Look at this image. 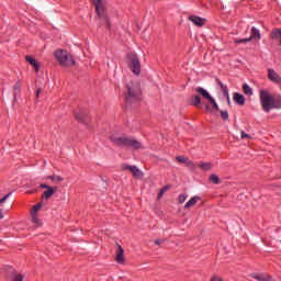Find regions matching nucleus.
Listing matches in <instances>:
<instances>
[{
	"label": "nucleus",
	"instance_id": "nucleus-1",
	"mask_svg": "<svg viewBox=\"0 0 281 281\" xmlns=\"http://www.w3.org/2000/svg\"><path fill=\"white\" fill-rule=\"evenodd\" d=\"M142 100V89L139 87V82L130 81L126 83L125 90V102L127 106H133V104H137Z\"/></svg>",
	"mask_w": 281,
	"mask_h": 281
},
{
	"label": "nucleus",
	"instance_id": "nucleus-2",
	"mask_svg": "<svg viewBox=\"0 0 281 281\" xmlns=\"http://www.w3.org/2000/svg\"><path fill=\"white\" fill-rule=\"evenodd\" d=\"M260 102L266 113H269L272 109H280L281 106L280 95L272 94L267 90L260 91Z\"/></svg>",
	"mask_w": 281,
	"mask_h": 281
},
{
	"label": "nucleus",
	"instance_id": "nucleus-3",
	"mask_svg": "<svg viewBox=\"0 0 281 281\" xmlns=\"http://www.w3.org/2000/svg\"><path fill=\"white\" fill-rule=\"evenodd\" d=\"M111 142L116 146H123L125 148H132L133 150H139L144 148V145L134 138L122 137V136H112L110 137Z\"/></svg>",
	"mask_w": 281,
	"mask_h": 281
},
{
	"label": "nucleus",
	"instance_id": "nucleus-4",
	"mask_svg": "<svg viewBox=\"0 0 281 281\" xmlns=\"http://www.w3.org/2000/svg\"><path fill=\"white\" fill-rule=\"evenodd\" d=\"M55 58L58 60L61 67H74V65H76V60H74V57H71L67 50H56Z\"/></svg>",
	"mask_w": 281,
	"mask_h": 281
},
{
	"label": "nucleus",
	"instance_id": "nucleus-5",
	"mask_svg": "<svg viewBox=\"0 0 281 281\" xmlns=\"http://www.w3.org/2000/svg\"><path fill=\"white\" fill-rule=\"evenodd\" d=\"M94 8L97 10V14L100 20L103 21V25L108 27V30L111 29V22H109V16L106 13H104V2L103 0H93Z\"/></svg>",
	"mask_w": 281,
	"mask_h": 281
},
{
	"label": "nucleus",
	"instance_id": "nucleus-6",
	"mask_svg": "<svg viewBox=\"0 0 281 281\" xmlns=\"http://www.w3.org/2000/svg\"><path fill=\"white\" fill-rule=\"evenodd\" d=\"M127 58L130 60V68L135 74V76H139L142 71V64L139 63V58L137 57V54L130 53L127 54Z\"/></svg>",
	"mask_w": 281,
	"mask_h": 281
},
{
	"label": "nucleus",
	"instance_id": "nucleus-7",
	"mask_svg": "<svg viewBox=\"0 0 281 281\" xmlns=\"http://www.w3.org/2000/svg\"><path fill=\"white\" fill-rule=\"evenodd\" d=\"M40 187L45 190L42 194V199H45V201H49V199H52V196H54V194H56L58 191V187H49L44 183H42Z\"/></svg>",
	"mask_w": 281,
	"mask_h": 281
},
{
	"label": "nucleus",
	"instance_id": "nucleus-8",
	"mask_svg": "<svg viewBox=\"0 0 281 281\" xmlns=\"http://www.w3.org/2000/svg\"><path fill=\"white\" fill-rule=\"evenodd\" d=\"M123 170H130L135 179H143L144 172L137 168V166L123 165Z\"/></svg>",
	"mask_w": 281,
	"mask_h": 281
},
{
	"label": "nucleus",
	"instance_id": "nucleus-9",
	"mask_svg": "<svg viewBox=\"0 0 281 281\" xmlns=\"http://www.w3.org/2000/svg\"><path fill=\"white\" fill-rule=\"evenodd\" d=\"M261 38L260 30L252 26L250 30V36L247 38V43H259Z\"/></svg>",
	"mask_w": 281,
	"mask_h": 281
},
{
	"label": "nucleus",
	"instance_id": "nucleus-10",
	"mask_svg": "<svg viewBox=\"0 0 281 281\" xmlns=\"http://www.w3.org/2000/svg\"><path fill=\"white\" fill-rule=\"evenodd\" d=\"M189 21H191V23H193L198 27H203L205 25V19L199 18L196 15L189 16Z\"/></svg>",
	"mask_w": 281,
	"mask_h": 281
},
{
	"label": "nucleus",
	"instance_id": "nucleus-11",
	"mask_svg": "<svg viewBox=\"0 0 281 281\" xmlns=\"http://www.w3.org/2000/svg\"><path fill=\"white\" fill-rule=\"evenodd\" d=\"M268 78H269V80H271L272 82H278V83L281 82L280 75H278V72H276V70H273V69H269V70H268Z\"/></svg>",
	"mask_w": 281,
	"mask_h": 281
},
{
	"label": "nucleus",
	"instance_id": "nucleus-12",
	"mask_svg": "<svg viewBox=\"0 0 281 281\" xmlns=\"http://www.w3.org/2000/svg\"><path fill=\"white\" fill-rule=\"evenodd\" d=\"M115 260L119 262V265H124V249L120 245L117 246Z\"/></svg>",
	"mask_w": 281,
	"mask_h": 281
},
{
	"label": "nucleus",
	"instance_id": "nucleus-13",
	"mask_svg": "<svg viewBox=\"0 0 281 281\" xmlns=\"http://www.w3.org/2000/svg\"><path fill=\"white\" fill-rule=\"evenodd\" d=\"M195 91L199 95H202V98H204V100H211L212 95L210 94V92H207V90L201 88V87H198L195 88Z\"/></svg>",
	"mask_w": 281,
	"mask_h": 281
},
{
	"label": "nucleus",
	"instance_id": "nucleus-14",
	"mask_svg": "<svg viewBox=\"0 0 281 281\" xmlns=\"http://www.w3.org/2000/svg\"><path fill=\"white\" fill-rule=\"evenodd\" d=\"M233 100L236 102V104H239L240 106H244L245 104V97L238 92H235L233 94Z\"/></svg>",
	"mask_w": 281,
	"mask_h": 281
},
{
	"label": "nucleus",
	"instance_id": "nucleus-15",
	"mask_svg": "<svg viewBox=\"0 0 281 281\" xmlns=\"http://www.w3.org/2000/svg\"><path fill=\"white\" fill-rule=\"evenodd\" d=\"M200 198L199 196H193L191 198L186 204H184V209L188 210L190 207H194V205H196V203H199Z\"/></svg>",
	"mask_w": 281,
	"mask_h": 281
},
{
	"label": "nucleus",
	"instance_id": "nucleus-16",
	"mask_svg": "<svg viewBox=\"0 0 281 281\" xmlns=\"http://www.w3.org/2000/svg\"><path fill=\"white\" fill-rule=\"evenodd\" d=\"M25 60H27L32 65V67H34L35 71H38L41 66L36 63L35 58H33L32 56H26Z\"/></svg>",
	"mask_w": 281,
	"mask_h": 281
},
{
	"label": "nucleus",
	"instance_id": "nucleus-17",
	"mask_svg": "<svg viewBox=\"0 0 281 281\" xmlns=\"http://www.w3.org/2000/svg\"><path fill=\"white\" fill-rule=\"evenodd\" d=\"M190 104L192 106H199L201 109V97L199 95H193L190 100Z\"/></svg>",
	"mask_w": 281,
	"mask_h": 281
},
{
	"label": "nucleus",
	"instance_id": "nucleus-18",
	"mask_svg": "<svg viewBox=\"0 0 281 281\" xmlns=\"http://www.w3.org/2000/svg\"><path fill=\"white\" fill-rule=\"evenodd\" d=\"M254 278L258 281H271V277H269L268 274H256L254 276Z\"/></svg>",
	"mask_w": 281,
	"mask_h": 281
},
{
	"label": "nucleus",
	"instance_id": "nucleus-19",
	"mask_svg": "<svg viewBox=\"0 0 281 281\" xmlns=\"http://www.w3.org/2000/svg\"><path fill=\"white\" fill-rule=\"evenodd\" d=\"M46 179H49L50 181H53V183H60V181H64L63 177L54 175L46 177Z\"/></svg>",
	"mask_w": 281,
	"mask_h": 281
},
{
	"label": "nucleus",
	"instance_id": "nucleus-20",
	"mask_svg": "<svg viewBox=\"0 0 281 281\" xmlns=\"http://www.w3.org/2000/svg\"><path fill=\"white\" fill-rule=\"evenodd\" d=\"M209 180L212 183H215V186H218L221 183V178H218V176H216V175H211Z\"/></svg>",
	"mask_w": 281,
	"mask_h": 281
},
{
	"label": "nucleus",
	"instance_id": "nucleus-21",
	"mask_svg": "<svg viewBox=\"0 0 281 281\" xmlns=\"http://www.w3.org/2000/svg\"><path fill=\"white\" fill-rule=\"evenodd\" d=\"M218 86L221 87L224 95H229V90H227V86L223 85L221 80H217Z\"/></svg>",
	"mask_w": 281,
	"mask_h": 281
},
{
	"label": "nucleus",
	"instance_id": "nucleus-22",
	"mask_svg": "<svg viewBox=\"0 0 281 281\" xmlns=\"http://www.w3.org/2000/svg\"><path fill=\"white\" fill-rule=\"evenodd\" d=\"M199 168H201L202 170H205V171L212 170V164H210V162H202V164L199 165Z\"/></svg>",
	"mask_w": 281,
	"mask_h": 281
},
{
	"label": "nucleus",
	"instance_id": "nucleus-23",
	"mask_svg": "<svg viewBox=\"0 0 281 281\" xmlns=\"http://www.w3.org/2000/svg\"><path fill=\"white\" fill-rule=\"evenodd\" d=\"M76 120H78V122H82L83 124H87V120L85 119V113L81 112L80 114H75Z\"/></svg>",
	"mask_w": 281,
	"mask_h": 281
},
{
	"label": "nucleus",
	"instance_id": "nucleus-24",
	"mask_svg": "<svg viewBox=\"0 0 281 281\" xmlns=\"http://www.w3.org/2000/svg\"><path fill=\"white\" fill-rule=\"evenodd\" d=\"M24 278L25 277L23 274H21V273H13L11 281H23Z\"/></svg>",
	"mask_w": 281,
	"mask_h": 281
},
{
	"label": "nucleus",
	"instance_id": "nucleus-25",
	"mask_svg": "<svg viewBox=\"0 0 281 281\" xmlns=\"http://www.w3.org/2000/svg\"><path fill=\"white\" fill-rule=\"evenodd\" d=\"M170 190V186H165L158 193V199H161V196H164V194H166V192Z\"/></svg>",
	"mask_w": 281,
	"mask_h": 281
},
{
	"label": "nucleus",
	"instance_id": "nucleus-26",
	"mask_svg": "<svg viewBox=\"0 0 281 281\" xmlns=\"http://www.w3.org/2000/svg\"><path fill=\"white\" fill-rule=\"evenodd\" d=\"M41 207H43V204H42V203L35 204V205L32 207L31 214H36V212H38V210H41Z\"/></svg>",
	"mask_w": 281,
	"mask_h": 281
},
{
	"label": "nucleus",
	"instance_id": "nucleus-27",
	"mask_svg": "<svg viewBox=\"0 0 281 281\" xmlns=\"http://www.w3.org/2000/svg\"><path fill=\"white\" fill-rule=\"evenodd\" d=\"M209 102L212 104L215 111H218V103H216V100H214V98H211Z\"/></svg>",
	"mask_w": 281,
	"mask_h": 281
},
{
	"label": "nucleus",
	"instance_id": "nucleus-28",
	"mask_svg": "<svg viewBox=\"0 0 281 281\" xmlns=\"http://www.w3.org/2000/svg\"><path fill=\"white\" fill-rule=\"evenodd\" d=\"M222 120H229V113L227 111H220Z\"/></svg>",
	"mask_w": 281,
	"mask_h": 281
},
{
	"label": "nucleus",
	"instance_id": "nucleus-29",
	"mask_svg": "<svg viewBox=\"0 0 281 281\" xmlns=\"http://www.w3.org/2000/svg\"><path fill=\"white\" fill-rule=\"evenodd\" d=\"M176 159H177V161L179 164H186L188 157H186V156H177Z\"/></svg>",
	"mask_w": 281,
	"mask_h": 281
},
{
	"label": "nucleus",
	"instance_id": "nucleus-30",
	"mask_svg": "<svg viewBox=\"0 0 281 281\" xmlns=\"http://www.w3.org/2000/svg\"><path fill=\"white\" fill-rule=\"evenodd\" d=\"M184 165H186L188 168H191V170L194 169V162H192V160H189L188 158H187Z\"/></svg>",
	"mask_w": 281,
	"mask_h": 281
},
{
	"label": "nucleus",
	"instance_id": "nucleus-31",
	"mask_svg": "<svg viewBox=\"0 0 281 281\" xmlns=\"http://www.w3.org/2000/svg\"><path fill=\"white\" fill-rule=\"evenodd\" d=\"M186 199H188V195L186 194H180L178 198L179 203H186Z\"/></svg>",
	"mask_w": 281,
	"mask_h": 281
},
{
	"label": "nucleus",
	"instance_id": "nucleus-32",
	"mask_svg": "<svg viewBox=\"0 0 281 281\" xmlns=\"http://www.w3.org/2000/svg\"><path fill=\"white\" fill-rule=\"evenodd\" d=\"M31 216H32L33 223H35V225H37V223H38V216H37L36 214H31Z\"/></svg>",
	"mask_w": 281,
	"mask_h": 281
},
{
	"label": "nucleus",
	"instance_id": "nucleus-33",
	"mask_svg": "<svg viewBox=\"0 0 281 281\" xmlns=\"http://www.w3.org/2000/svg\"><path fill=\"white\" fill-rule=\"evenodd\" d=\"M8 199H10V193L4 195L2 199H0V205L4 202L8 201Z\"/></svg>",
	"mask_w": 281,
	"mask_h": 281
},
{
	"label": "nucleus",
	"instance_id": "nucleus-34",
	"mask_svg": "<svg viewBox=\"0 0 281 281\" xmlns=\"http://www.w3.org/2000/svg\"><path fill=\"white\" fill-rule=\"evenodd\" d=\"M247 95H254V91L251 88H249V86L247 87Z\"/></svg>",
	"mask_w": 281,
	"mask_h": 281
},
{
	"label": "nucleus",
	"instance_id": "nucleus-35",
	"mask_svg": "<svg viewBox=\"0 0 281 281\" xmlns=\"http://www.w3.org/2000/svg\"><path fill=\"white\" fill-rule=\"evenodd\" d=\"M21 90V86H19V83L14 85V91H20Z\"/></svg>",
	"mask_w": 281,
	"mask_h": 281
},
{
	"label": "nucleus",
	"instance_id": "nucleus-36",
	"mask_svg": "<svg viewBox=\"0 0 281 281\" xmlns=\"http://www.w3.org/2000/svg\"><path fill=\"white\" fill-rule=\"evenodd\" d=\"M211 281H223V279H221V278H218V277H213V278L211 279Z\"/></svg>",
	"mask_w": 281,
	"mask_h": 281
},
{
	"label": "nucleus",
	"instance_id": "nucleus-37",
	"mask_svg": "<svg viewBox=\"0 0 281 281\" xmlns=\"http://www.w3.org/2000/svg\"><path fill=\"white\" fill-rule=\"evenodd\" d=\"M161 243H164V240H161V239H156L155 240V245H161Z\"/></svg>",
	"mask_w": 281,
	"mask_h": 281
},
{
	"label": "nucleus",
	"instance_id": "nucleus-38",
	"mask_svg": "<svg viewBox=\"0 0 281 281\" xmlns=\"http://www.w3.org/2000/svg\"><path fill=\"white\" fill-rule=\"evenodd\" d=\"M243 90H244V93H247V83H244Z\"/></svg>",
	"mask_w": 281,
	"mask_h": 281
},
{
	"label": "nucleus",
	"instance_id": "nucleus-39",
	"mask_svg": "<svg viewBox=\"0 0 281 281\" xmlns=\"http://www.w3.org/2000/svg\"><path fill=\"white\" fill-rule=\"evenodd\" d=\"M236 43H247V38L236 41Z\"/></svg>",
	"mask_w": 281,
	"mask_h": 281
},
{
	"label": "nucleus",
	"instance_id": "nucleus-40",
	"mask_svg": "<svg viewBox=\"0 0 281 281\" xmlns=\"http://www.w3.org/2000/svg\"><path fill=\"white\" fill-rule=\"evenodd\" d=\"M205 109H206V111H212V108L210 106V104H206Z\"/></svg>",
	"mask_w": 281,
	"mask_h": 281
},
{
	"label": "nucleus",
	"instance_id": "nucleus-41",
	"mask_svg": "<svg viewBox=\"0 0 281 281\" xmlns=\"http://www.w3.org/2000/svg\"><path fill=\"white\" fill-rule=\"evenodd\" d=\"M247 137V134L245 132H241V138L245 139Z\"/></svg>",
	"mask_w": 281,
	"mask_h": 281
},
{
	"label": "nucleus",
	"instance_id": "nucleus-42",
	"mask_svg": "<svg viewBox=\"0 0 281 281\" xmlns=\"http://www.w3.org/2000/svg\"><path fill=\"white\" fill-rule=\"evenodd\" d=\"M38 95H41V89H37L36 91V98H38Z\"/></svg>",
	"mask_w": 281,
	"mask_h": 281
},
{
	"label": "nucleus",
	"instance_id": "nucleus-43",
	"mask_svg": "<svg viewBox=\"0 0 281 281\" xmlns=\"http://www.w3.org/2000/svg\"><path fill=\"white\" fill-rule=\"evenodd\" d=\"M226 98H227V103H228V104H232V101L229 100V94L226 95Z\"/></svg>",
	"mask_w": 281,
	"mask_h": 281
},
{
	"label": "nucleus",
	"instance_id": "nucleus-44",
	"mask_svg": "<svg viewBox=\"0 0 281 281\" xmlns=\"http://www.w3.org/2000/svg\"><path fill=\"white\" fill-rule=\"evenodd\" d=\"M3 218V213L0 211V220Z\"/></svg>",
	"mask_w": 281,
	"mask_h": 281
}]
</instances>
